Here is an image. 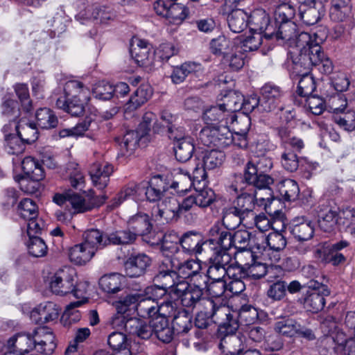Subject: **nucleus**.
Here are the masks:
<instances>
[{
  "mask_svg": "<svg viewBox=\"0 0 355 355\" xmlns=\"http://www.w3.org/2000/svg\"><path fill=\"white\" fill-rule=\"evenodd\" d=\"M202 117L207 126L228 125L234 121L220 103L207 108Z\"/></svg>",
  "mask_w": 355,
  "mask_h": 355,
  "instance_id": "27",
  "label": "nucleus"
},
{
  "mask_svg": "<svg viewBox=\"0 0 355 355\" xmlns=\"http://www.w3.org/2000/svg\"><path fill=\"white\" fill-rule=\"evenodd\" d=\"M204 308L209 311L211 322L218 324L220 334L234 332L238 329L239 323L236 313L228 306L217 303L210 298L209 300L205 301Z\"/></svg>",
  "mask_w": 355,
  "mask_h": 355,
  "instance_id": "6",
  "label": "nucleus"
},
{
  "mask_svg": "<svg viewBox=\"0 0 355 355\" xmlns=\"http://www.w3.org/2000/svg\"><path fill=\"white\" fill-rule=\"evenodd\" d=\"M101 232L98 230L91 229L83 234V241L74 245L69 250V257L71 262L78 266L85 265L91 261L96 251L103 249L100 245Z\"/></svg>",
  "mask_w": 355,
  "mask_h": 355,
  "instance_id": "4",
  "label": "nucleus"
},
{
  "mask_svg": "<svg viewBox=\"0 0 355 355\" xmlns=\"http://www.w3.org/2000/svg\"><path fill=\"white\" fill-rule=\"evenodd\" d=\"M12 123L6 124L3 127V132L5 134L6 149L9 154L19 155L22 153L25 150V146L27 144L24 141L21 139L20 137L8 133Z\"/></svg>",
  "mask_w": 355,
  "mask_h": 355,
  "instance_id": "42",
  "label": "nucleus"
},
{
  "mask_svg": "<svg viewBox=\"0 0 355 355\" xmlns=\"http://www.w3.org/2000/svg\"><path fill=\"white\" fill-rule=\"evenodd\" d=\"M142 297H139V300L136 305V311L141 318H154L156 317L158 311V302H154L146 297L143 293Z\"/></svg>",
  "mask_w": 355,
  "mask_h": 355,
  "instance_id": "47",
  "label": "nucleus"
},
{
  "mask_svg": "<svg viewBox=\"0 0 355 355\" xmlns=\"http://www.w3.org/2000/svg\"><path fill=\"white\" fill-rule=\"evenodd\" d=\"M351 0H331L329 17L336 22L352 21Z\"/></svg>",
  "mask_w": 355,
  "mask_h": 355,
  "instance_id": "32",
  "label": "nucleus"
},
{
  "mask_svg": "<svg viewBox=\"0 0 355 355\" xmlns=\"http://www.w3.org/2000/svg\"><path fill=\"white\" fill-rule=\"evenodd\" d=\"M209 241L216 243L221 248L220 250H229L234 247L233 233L223 227L220 222L215 223L209 230Z\"/></svg>",
  "mask_w": 355,
  "mask_h": 355,
  "instance_id": "29",
  "label": "nucleus"
},
{
  "mask_svg": "<svg viewBox=\"0 0 355 355\" xmlns=\"http://www.w3.org/2000/svg\"><path fill=\"white\" fill-rule=\"evenodd\" d=\"M139 297H142L141 292L131 293L121 298L116 302L115 305L117 312L123 314L132 308L136 309V305L139 300Z\"/></svg>",
  "mask_w": 355,
  "mask_h": 355,
  "instance_id": "62",
  "label": "nucleus"
},
{
  "mask_svg": "<svg viewBox=\"0 0 355 355\" xmlns=\"http://www.w3.org/2000/svg\"><path fill=\"white\" fill-rule=\"evenodd\" d=\"M193 184L191 175L187 171L184 172L180 168L175 174L173 182L168 187L175 189L177 192L181 193L190 190Z\"/></svg>",
  "mask_w": 355,
  "mask_h": 355,
  "instance_id": "55",
  "label": "nucleus"
},
{
  "mask_svg": "<svg viewBox=\"0 0 355 355\" xmlns=\"http://www.w3.org/2000/svg\"><path fill=\"white\" fill-rule=\"evenodd\" d=\"M66 168L71 187L75 189H81L85 183V177L78 164L73 162H69Z\"/></svg>",
  "mask_w": 355,
  "mask_h": 355,
  "instance_id": "63",
  "label": "nucleus"
},
{
  "mask_svg": "<svg viewBox=\"0 0 355 355\" xmlns=\"http://www.w3.org/2000/svg\"><path fill=\"white\" fill-rule=\"evenodd\" d=\"M153 94L152 88L148 85H140L131 95L125 104L124 113L126 117L144 105Z\"/></svg>",
  "mask_w": 355,
  "mask_h": 355,
  "instance_id": "28",
  "label": "nucleus"
},
{
  "mask_svg": "<svg viewBox=\"0 0 355 355\" xmlns=\"http://www.w3.org/2000/svg\"><path fill=\"white\" fill-rule=\"evenodd\" d=\"M37 125L43 129L55 128L58 123V118L53 112L47 107L40 108L35 114Z\"/></svg>",
  "mask_w": 355,
  "mask_h": 355,
  "instance_id": "54",
  "label": "nucleus"
},
{
  "mask_svg": "<svg viewBox=\"0 0 355 355\" xmlns=\"http://www.w3.org/2000/svg\"><path fill=\"white\" fill-rule=\"evenodd\" d=\"M131 58L139 66L150 67L154 64L155 52L151 44L146 40L135 37L130 43Z\"/></svg>",
  "mask_w": 355,
  "mask_h": 355,
  "instance_id": "13",
  "label": "nucleus"
},
{
  "mask_svg": "<svg viewBox=\"0 0 355 355\" xmlns=\"http://www.w3.org/2000/svg\"><path fill=\"white\" fill-rule=\"evenodd\" d=\"M284 91L275 85L266 84L261 88V111L275 112L283 110Z\"/></svg>",
  "mask_w": 355,
  "mask_h": 355,
  "instance_id": "14",
  "label": "nucleus"
},
{
  "mask_svg": "<svg viewBox=\"0 0 355 355\" xmlns=\"http://www.w3.org/2000/svg\"><path fill=\"white\" fill-rule=\"evenodd\" d=\"M196 193H193L197 207L205 208L210 206L216 201V196L214 191L210 188H200L197 187L194 188Z\"/></svg>",
  "mask_w": 355,
  "mask_h": 355,
  "instance_id": "60",
  "label": "nucleus"
},
{
  "mask_svg": "<svg viewBox=\"0 0 355 355\" xmlns=\"http://www.w3.org/2000/svg\"><path fill=\"white\" fill-rule=\"evenodd\" d=\"M124 277L119 273L105 275L99 279L101 288L107 293H116L121 291Z\"/></svg>",
  "mask_w": 355,
  "mask_h": 355,
  "instance_id": "48",
  "label": "nucleus"
},
{
  "mask_svg": "<svg viewBox=\"0 0 355 355\" xmlns=\"http://www.w3.org/2000/svg\"><path fill=\"white\" fill-rule=\"evenodd\" d=\"M92 125H96V123L92 119L87 117L82 122L77 123L76 126L71 128H65L60 130L58 135L60 138L83 136Z\"/></svg>",
  "mask_w": 355,
  "mask_h": 355,
  "instance_id": "58",
  "label": "nucleus"
},
{
  "mask_svg": "<svg viewBox=\"0 0 355 355\" xmlns=\"http://www.w3.org/2000/svg\"><path fill=\"white\" fill-rule=\"evenodd\" d=\"M179 245L180 236L174 231H168L162 236L160 249L166 259H171L172 255L178 252Z\"/></svg>",
  "mask_w": 355,
  "mask_h": 355,
  "instance_id": "45",
  "label": "nucleus"
},
{
  "mask_svg": "<svg viewBox=\"0 0 355 355\" xmlns=\"http://www.w3.org/2000/svg\"><path fill=\"white\" fill-rule=\"evenodd\" d=\"M152 260L144 253H134L129 256L124 263L125 275L130 277L144 275L150 266Z\"/></svg>",
  "mask_w": 355,
  "mask_h": 355,
  "instance_id": "20",
  "label": "nucleus"
},
{
  "mask_svg": "<svg viewBox=\"0 0 355 355\" xmlns=\"http://www.w3.org/2000/svg\"><path fill=\"white\" fill-rule=\"evenodd\" d=\"M153 334L157 339L164 343H170L174 335V330L169 326L168 319L165 317L156 316L153 318Z\"/></svg>",
  "mask_w": 355,
  "mask_h": 355,
  "instance_id": "39",
  "label": "nucleus"
},
{
  "mask_svg": "<svg viewBox=\"0 0 355 355\" xmlns=\"http://www.w3.org/2000/svg\"><path fill=\"white\" fill-rule=\"evenodd\" d=\"M166 264L169 263L172 269L175 270L180 279L184 281L189 279L199 270H202L201 262L199 260L188 259L180 261L176 256L171 259H166Z\"/></svg>",
  "mask_w": 355,
  "mask_h": 355,
  "instance_id": "26",
  "label": "nucleus"
},
{
  "mask_svg": "<svg viewBox=\"0 0 355 355\" xmlns=\"http://www.w3.org/2000/svg\"><path fill=\"white\" fill-rule=\"evenodd\" d=\"M172 327L178 334H186L192 327L191 317L186 311H178L173 316Z\"/></svg>",
  "mask_w": 355,
  "mask_h": 355,
  "instance_id": "59",
  "label": "nucleus"
},
{
  "mask_svg": "<svg viewBox=\"0 0 355 355\" xmlns=\"http://www.w3.org/2000/svg\"><path fill=\"white\" fill-rule=\"evenodd\" d=\"M291 232L298 241H308L313 236L314 225L304 217L296 218L293 220Z\"/></svg>",
  "mask_w": 355,
  "mask_h": 355,
  "instance_id": "36",
  "label": "nucleus"
},
{
  "mask_svg": "<svg viewBox=\"0 0 355 355\" xmlns=\"http://www.w3.org/2000/svg\"><path fill=\"white\" fill-rule=\"evenodd\" d=\"M178 208L179 201L175 196H171L164 198L162 201L154 206L151 210V215L156 221L169 223L181 216Z\"/></svg>",
  "mask_w": 355,
  "mask_h": 355,
  "instance_id": "12",
  "label": "nucleus"
},
{
  "mask_svg": "<svg viewBox=\"0 0 355 355\" xmlns=\"http://www.w3.org/2000/svg\"><path fill=\"white\" fill-rule=\"evenodd\" d=\"M245 267L247 277L259 279L265 275H268V281L269 282L272 281L271 279L273 277L272 274L274 273V270L278 269L276 266L272 265L267 266L266 264L256 260L252 263H245Z\"/></svg>",
  "mask_w": 355,
  "mask_h": 355,
  "instance_id": "37",
  "label": "nucleus"
},
{
  "mask_svg": "<svg viewBox=\"0 0 355 355\" xmlns=\"http://www.w3.org/2000/svg\"><path fill=\"white\" fill-rule=\"evenodd\" d=\"M60 309L58 306L52 302L41 303L31 312L30 318L36 324H43L56 320Z\"/></svg>",
  "mask_w": 355,
  "mask_h": 355,
  "instance_id": "25",
  "label": "nucleus"
},
{
  "mask_svg": "<svg viewBox=\"0 0 355 355\" xmlns=\"http://www.w3.org/2000/svg\"><path fill=\"white\" fill-rule=\"evenodd\" d=\"M87 287L86 283H78L76 273L70 267L60 268L51 277L49 288L53 293L60 296L72 293L74 297L80 299L69 303L66 306L63 318L74 322L80 320V312L75 309L87 301L85 297Z\"/></svg>",
  "mask_w": 355,
  "mask_h": 355,
  "instance_id": "1",
  "label": "nucleus"
},
{
  "mask_svg": "<svg viewBox=\"0 0 355 355\" xmlns=\"http://www.w3.org/2000/svg\"><path fill=\"white\" fill-rule=\"evenodd\" d=\"M137 239L135 233H133L127 225V227L123 230H119L110 234H104L101 232L100 245H103V248L110 245H128L133 244Z\"/></svg>",
  "mask_w": 355,
  "mask_h": 355,
  "instance_id": "24",
  "label": "nucleus"
},
{
  "mask_svg": "<svg viewBox=\"0 0 355 355\" xmlns=\"http://www.w3.org/2000/svg\"><path fill=\"white\" fill-rule=\"evenodd\" d=\"M35 350L44 355H51L56 347L53 333L46 327H40L34 330Z\"/></svg>",
  "mask_w": 355,
  "mask_h": 355,
  "instance_id": "17",
  "label": "nucleus"
},
{
  "mask_svg": "<svg viewBox=\"0 0 355 355\" xmlns=\"http://www.w3.org/2000/svg\"><path fill=\"white\" fill-rule=\"evenodd\" d=\"M324 9L322 6L320 8L315 6H309L307 8H300V15L303 23L312 26L315 24L323 16Z\"/></svg>",
  "mask_w": 355,
  "mask_h": 355,
  "instance_id": "61",
  "label": "nucleus"
},
{
  "mask_svg": "<svg viewBox=\"0 0 355 355\" xmlns=\"http://www.w3.org/2000/svg\"><path fill=\"white\" fill-rule=\"evenodd\" d=\"M272 167L271 160L267 157H260L257 161H250L247 163L242 184L253 186L259 189H269L273 184V178L266 173Z\"/></svg>",
  "mask_w": 355,
  "mask_h": 355,
  "instance_id": "5",
  "label": "nucleus"
},
{
  "mask_svg": "<svg viewBox=\"0 0 355 355\" xmlns=\"http://www.w3.org/2000/svg\"><path fill=\"white\" fill-rule=\"evenodd\" d=\"M202 154L200 163L208 171L214 170L220 166L225 158L223 152L216 149L205 151Z\"/></svg>",
  "mask_w": 355,
  "mask_h": 355,
  "instance_id": "52",
  "label": "nucleus"
},
{
  "mask_svg": "<svg viewBox=\"0 0 355 355\" xmlns=\"http://www.w3.org/2000/svg\"><path fill=\"white\" fill-rule=\"evenodd\" d=\"M125 331L133 336L142 340L149 339L153 334V319L149 324L136 318L128 320L125 323Z\"/></svg>",
  "mask_w": 355,
  "mask_h": 355,
  "instance_id": "30",
  "label": "nucleus"
},
{
  "mask_svg": "<svg viewBox=\"0 0 355 355\" xmlns=\"http://www.w3.org/2000/svg\"><path fill=\"white\" fill-rule=\"evenodd\" d=\"M21 168L24 174L34 182L42 180L45 177L42 164L32 157H26L22 160Z\"/></svg>",
  "mask_w": 355,
  "mask_h": 355,
  "instance_id": "38",
  "label": "nucleus"
},
{
  "mask_svg": "<svg viewBox=\"0 0 355 355\" xmlns=\"http://www.w3.org/2000/svg\"><path fill=\"white\" fill-rule=\"evenodd\" d=\"M255 197L256 196L253 193H243L237 197L234 202V206L230 209L245 218L253 211Z\"/></svg>",
  "mask_w": 355,
  "mask_h": 355,
  "instance_id": "40",
  "label": "nucleus"
},
{
  "mask_svg": "<svg viewBox=\"0 0 355 355\" xmlns=\"http://www.w3.org/2000/svg\"><path fill=\"white\" fill-rule=\"evenodd\" d=\"M114 172V167L108 162H94L89 168V173L94 187L102 190L109 182L110 177Z\"/></svg>",
  "mask_w": 355,
  "mask_h": 355,
  "instance_id": "23",
  "label": "nucleus"
},
{
  "mask_svg": "<svg viewBox=\"0 0 355 355\" xmlns=\"http://www.w3.org/2000/svg\"><path fill=\"white\" fill-rule=\"evenodd\" d=\"M297 325V322L293 319L284 318L275 322V330L279 334L292 337L296 334Z\"/></svg>",
  "mask_w": 355,
  "mask_h": 355,
  "instance_id": "64",
  "label": "nucleus"
},
{
  "mask_svg": "<svg viewBox=\"0 0 355 355\" xmlns=\"http://www.w3.org/2000/svg\"><path fill=\"white\" fill-rule=\"evenodd\" d=\"M236 123L244 125V128H237V130L234 134L232 132V138L233 139L232 144L244 149L247 148L248 144L247 134L250 128V120L248 117H244L243 119H240L239 121H236Z\"/></svg>",
  "mask_w": 355,
  "mask_h": 355,
  "instance_id": "56",
  "label": "nucleus"
},
{
  "mask_svg": "<svg viewBox=\"0 0 355 355\" xmlns=\"http://www.w3.org/2000/svg\"><path fill=\"white\" fill-rule=\"evenodd\" d=\"M35 349L34 331L32 334H19L7 341V352L4 355H24Z\"/></svg>",
  "mask_w": 355,
  "mask_h": 355,
  "instance_id": "21",
  "label": "nucleus"
},
{
  "mask_svg": "<svg viewBox=\"0 0 355 355\" xmlns=\"http://www.w3.org/2000/svg\"><path fill=\"white\" fill-rule=\"evenodd\" d=\"M323 39L317 33L302 32L297 39L300 49L297 55L302 62L305 71H311L312 66H318L324 74H330L334 70L332 61L321 51L320 43Z\"/></svg>",
  "mask_w": 355,
  "mask_h": 355,
  "instance_id": "2",
  "label": "nucleus"
},
{
  "mask_svg": "<svg viewBox=\"0 0 355 355\" xmlns=\"http://www.w3.org/2000/svg\"><path fill=\"white\" fill-rule=\"evenodd\" d=\"M221 105L225 109L232 117V120L236 121L235 112L241 110L242 94L237 91H228L223 97Z\"/></svg>",
  "mask_w": 355,
  "mask_h": 355,
  "instance_id": "41",
  "label": "nucleus"
},
{
  "mask_svg": "<svg viewBox=\"0 0 355 355\" xmlns=\"http://www.w3.org/2000/svg\"><path fill=\"white\" fill-rule=\"evenodd\" d=\"M127 225L137 238L148 234L153 229L150 216L144 212H138L130 217Z\"/></svg>",
  "mask_w": 355,
  "mask_h": 355,
  "instance_id": "33",
  "label": "nucleus"
},
{
  "mask_svg": "<svg viewBox=\"0 0 355 355\" xmlns=\"http://www.w3.org/2000/svg\"><path fill=\"white\" fill-rule=\"evenodd\" d=\"M144 184L146 200L150 202L157 204L164 198L171 196H168L169 187L160 175L153 177L148 183Z\"/></svg>",
  "mask_w": 355,
  "mask_h": 355,
  "instance_id": "22",
  "label": "nucleus"
},
{
  "mask_svg": "<svg viewBox=\"0 0 355 355\" xmlns=\"http://www.w3.org/2000/svg\"><path fill=\"white\" fill-rule=\"evenodd\" d=\"M278 24L279 26L277 31V26H275V29L274 30L273 39L277 41L279 40L289 41L295 39L296 45L297 46V39L302 33L297 35L296 24L293 21H286Z\"/></svg>",
  "mask_w": 355,
  "mask_h": 355,
  "instance_id": "46",
  "label": "nucleus"
},
{
  "mask_svg": "<svg viewBox=\"0 0 355 355\" xmlns=\"http://www.w3.org/2000/svg\"><path fill=\"white\" fill-rule=\"evenodd\" d=\"M201 69V65L194 62H186L173 69L171 75L172 81L175 84L182 83L189 74Z\"/></svg>",
  "mask_w": 355,
  "mask_h": 355,
  "instance_id": "51",
  "label": "nucleus"
},
{
  "mask_svg": "<svg viewBox=\"0 0 355 355\" xmlns=\"http://www.w3.org/2000/svg\"><path fill=\"white\" fill-rule=\"evenodd\" d=\"M248 17L250 31L264 34L266 40H273L275 27L270 24L269 15L264 9L258 8L253 10Z\"/></svg>",
  "mask_w": 355,
  "mask_h": 355,
  "instance_id": "15",
  "label": "nucleus"
},
{
  "mask_svg": "<svg viewBox=\"0 0 355 355\" xmlns=\"http://www.w3.org/2000/svg\"><path fill=\"white\" fill-rule=\"evenodd\" d=\"M180 245L184 252L189 255H198L202 252V245L205 242L200 234L196 232H189L180 236Z\"/></svg>",
  "mask_w": 355,
  "mask_h": 355,
  "instance_id": "35",
  "label": "nucleus"
},
{
  "mask_svg": "<svg viewBox=\"0 0 355 355\" xmlns=\"http://www.w3.org/2000/svg\"><path fill=\"white\" fill-rule=\"evenodd\" d=\"M315 211L320 228L324 232L333 231L337 225H341L340 209L327 200L320 201Z\"/></svg>",
  "mask_w": 355,
  "mask_h": 355,
  "instance_id": "11",
  "label": "nucleus"
},
{
  "mask_svg": "<svg viewBox=\"0 0 355 355\" xmlns=\"http://www.w3.org/2000/svg\"><path fill=\"white\" fill-rule=\"evenodd\" d=\"M144 136L138 129L127 131L119 144L122 154L131 155L137 148L140 139Z\"/></svg>",
  "mask_w": 355,
  "mask_h": 355,
  "instance_id": "49",
  "label": "nucleus"
},
{
  "mask_svg": "<svg viewBox=\"0 0 355 355\" xmlns=\"http://www.w3.org/2000/svg\"><path fill=\"white\" fill-rule=\"evenodd\" d=\"M277 190L280 200L293 202L297 200L300 195V188L296 181L286 179L277 184Z\"/></svg>",
  "mask_w": 355,
  "mask_h": 355,
  "instance_id": "43",
  "label": "nucleus"
},
{
  "mask_svg": "<svg viewBox=\"0 0 355 355\" xmlns=\"http://www.w3.org/2000/svg\"><path fill=\"white\" fill-rule=\"evenodd\" d=\"M292 73L294 76L300 77L297 94L303 97H306L312 94L315 89V83L310 71H305L302 60L297 57L293 59Z\"/></svg>",
  "mask_w": 355,
  "mask_h": 355,
  "instance_id": "16",
  "label": "nucleus"
},
{
  "mask_svg": "<svg viewBox=\"0 0 355 355\" xmlns=\"http://www.w3.org/2000/svg\"><path fill=\"white\" fill-rule=\"evenodd\" d=\"M330 295L327 286L318 282L310 281L308 289L303 292L298 302L309 311L317 313L322 311L325 305V297Z\"/></svg>",
  "mask_w": 355,
  "mask_h": 355,
  "instance_id": "7",
  "label": "nucleus"
},
{
  "mask_svg": "<svg viewBox=\"0 0 355 355\" xmlns=\"http://www.w3.org/2000/svg\"><path fill=\"white\" fill-rule=\"evenodd\" d=\"M175 155L179 162H185L191 159L194 151V146L191 139H183L174 144Z\"/></svg>",
  "mask_w": 355,
  "mask_h": 355,
  "instance_id": "57",
  "label": "nucleus"
},
{
  "mask_svg": "<svg viewBox=\"0 0 355 355\" xmlns=\"http://www.w3.org/2000/svg\"><path fill=\"white\" fill-rule=\"evenodd\" d=\"M223 333L219 348L225 355H239L246 347V338L241 334Z\"/></svg>",
  "mask_w": 355,
  "mask_h": 355,
  "instance_id": "18",
  "label": "nucleus"
},
{
  "mask_svg": "<svg viewBox=\"0 0 355 355\" xmlns=\"http://www.w3.org/2000/svg\"><path fill=\"white\" fill-rule=\"evenodd\" d=\"M166 263L165 259L159 266V272L155 275L153 281L161 287L168 290V295L171 298L173 290L179 283H182L184 280L180 279L175 270L172 269L170 264Z\"/></svg>",
  "mask_w": 355,
  "mask_h": 355,
  "instance_id": "19",
  "label": "nucleus"
},
{
  "mask_svg": "<svg viewBox=\"0 0 355 355\" xmlns=\"http://www.w3.org/2000/svg\"><path fill=\"white\" fill-rule=\"evenodd\" d=\"M177 0H157L153 4L155 12L165 17L171 24H180L189 16V10Z\"/></svg>",
  "mask_w": 355,
  "mask_h": 355,
  "instance_id": "10",
  "label": "nucleus"
},
{
  "mask_svg": "<svg viewBox=\"0 0 355 355\" xmlns=\"http://www.w3.org/2000/svg\"><path fill=\"white\" fill-rule=\"evenodd\" d=\"M230 29L236 33L243 32L249 25L248 14L241 9L233 10L227 17Z\"/></svg>",
  "mask_w": 355,
  "mask_h": 355,
  "instance_id": "44",
  "label": "nucleus"
},
{
  "mask_svg": "<svg viewBox=\"0 0 355 355\" xmlns=\"http://www.w3.org/2000/svg\"><path fill=\"white\" fill-rule=\"evenodd\" d=\"M203 292L190 286L187 281L179 283L172 291V297L183 306L192 309L204 308V303L209 297H203Z\"/></svg>",
  "mask_w": 355,
  "mask_h": 355,
  "instance_id": "9",
  "label": "nucleus"
},
{
  "mask_svg": "<svg viewBox=\"0 0 355 355\" xmlns=\"http://www.w3.org/2000/svg\"><path fill=\"white\" fill-rule=\"evenodd\" d=\"M228 125L205 126L199 132L198 139L206 146L224 148L232 144V132Z\"/></svg>",
  "mask_w": 355,
  "mask_h": 355,
  "instance_id": "8",
  "label": "nucleus"
},
{
  "mask_svg": "<svg viewBox=\"0 0 355 355\" xmlns=\"http://www.w3.org/2000/svg\"><path fill=\"white\" fill-rule=\"evenodd\" d=\"M92 17L96 23L109 24L116 19L117 15L110 6H96L93 9Z\"/></svg>",
  "mask_w": 355,
  "mask_h": 355,
  "instance_id": "53",
  "label": "nucleus"
},
{
  "mask_svg": "<svg viewBox=\"0 0 355 355\" xmlns=\"http://www.w3.org/2000/svg\"><path fill=\"white\" fill-rule=\"evenodd\" d=\"M64 96L59 97L55 103L56 107L64 110L72 116H79L85 111L84 102L81 97L87 99L89 89L78 80L67 81L64 87Z\"/></svg>",
  "mask_w": 355,
  "mask_h": 355,
  "instance_id": "3",
  "label": "nucleus"
},
{
  "mask_svg": "<svg viewBox=\"0 0 355 355\" xmlns=\"http://www.w3.org/2000/svg\"><path fill=\"white\" fill-rule=\"evenodd\" d=\"M15 128L21 139L27 144L33 143L38 138L37 129L33 123H26L24 120H20L17 125L15 124Z\"/></svg>",
  "mask_w": 355,
  "mask_h": 355,
  "instance_id": "50",
  "label": "nucleus"
},
{
  "mask_svg": "<svg viewBox=\"0 0 355 355\" xmlns=\"http://www.w3.org/2000/svg\"><path fill=\"white\" fill-rule=\"evenodd\" d=\"M349 245L347 241H340L328 245L324 250V260L334 266L343 265L347 260L346 256L341 252Z\"/></svg>",
  "mask_w": 355,
  "mask_h": 355,
  "instance_id": "31",
  "label": "nucleus"
},
{
  "mask_svg": "<svg viewBox=\"0 0 355 355\" xmlns=\"http://www.w3.org/2000/svg\"><path fill=\"white\" fill-rule=\"evenodd\" d=\"M145 185L144 183L136 184L131 182L125 186L121 191L110 202V207L115 209L118 207L124 200L128 198L134 200L139 199L141 194L144 193Z\"/></svg>",
  "mask_w": 355,
  "mask_h": 355,
  "instance_id": "34",
  "label": "nucleus"
}]
</instances>
